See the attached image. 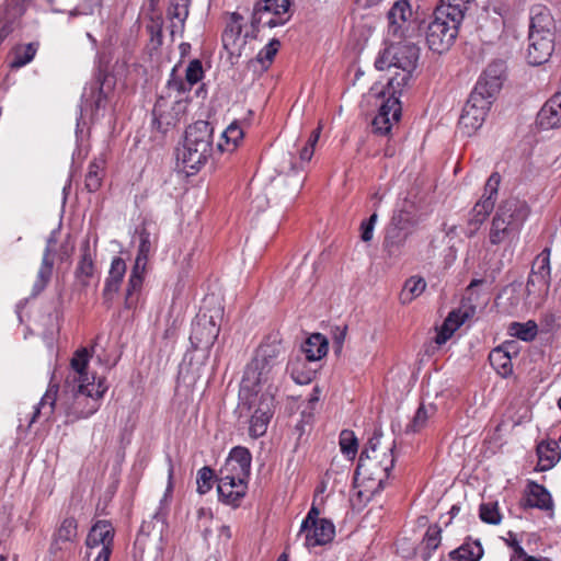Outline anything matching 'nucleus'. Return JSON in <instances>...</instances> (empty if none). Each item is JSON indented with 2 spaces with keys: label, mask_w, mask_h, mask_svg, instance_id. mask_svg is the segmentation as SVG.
<instances>
[{
  "label": "nucleus",
  "mask_w": 561,
  "mask_h": 561,
  "mask_svg": "<svg viewBox=\"0 0 561 561\" xmlns=\"http://www.w3.org/2000/svg\"><path fill=\"white\" fill-rule=\"evenodd\" d=\"M103 168L104 161L102 159H94L90 162L85 174V187L89 192H96L101 187Z\"/></svg>",
  "instance_id": "nucleus-43"
},
{
  "label": "nucleus",
  "mask_w": 561,
  "mask_h": 561,
  "mask_svg": "<svg viewBox=\"0 0 561 561\" xmlns=\"http://www.w3.org/2000/svg\"><path fill=\"white\" fill-rule=\"evenodd\" d=\"M490 107L489 101L470 94L460 115L459 125L467 129L468 134H471L482 126Z\"/></svg>",
  "instance_id": "nucleus-18"
},
{
  "label": "nucleus",
  "mask_w": 561,
  "mask_h": 561,
  "mask_svg": "<svg viewBox=\"0 0 561 561\" xmlns=\"http://www.w3.org/2000/svg\"><path fill=\"white\" fill-rule=\"evenodd\" d=\"M191 0H171L167 11V15L172 20L171 35L182 33L184 30L185 21L188 16Z\"/></svg>",
  "instance_id": "nucleus-29"
},
{
  "label": "nucleus",
  "mask_w": 561,
  "mask_h": 561,
  "mask_svg": "<svg viewBox=\"0 0 561 561\" xmlns=\"http://www.w3.org/2000/svg\"><path fill=\"white\" fill-rule=\"evenodd\" d=\"M290 0H259L254 4L251 26L253 34L260 26L276 27L289 20Z\"/></svg>",
  "instance_id": "nucleus-10"
},
{
  "label": "nucleus",
  "mask_w": 561,
  "mask_h": 561,
  "mask_svg": "<svg viewBox=\"0 0 561 561\" xmlns=\"http://www.w3.org/2000/svg\"><path fill=\"white\" fill-rule=\"evenodd\" d=\"M412 16V9L408 0L394 2L388 12V35L396 38H402L404 32L409 28V20Z\"/></svg>",
  "instance_id": "nucleus-22"
},
{
  "label": "nucleus",
  "mask_w": 561,
  "mask_h": 561,
  "mask_svg": "<svg viewBox=\"0 0 561 561\" xmlns=\"http://www.w3.org/2000/svg\"><path fill=\"white\" fill-rule=\"evenodd\" d=\"M145 272V266L134 264L126 289L125 305L127 308H133L138 300V293L142 287Z\"/></svg>",
  "instance_id": "nucleus-33"
},
{
  "label": "nucleus",
  "mask_w": 561,
  "mask_h": 561,
  "mask_svg": "<svg viewBox=\"0 0 561 561\" xmlns=\"http://www.w3.org/2000/svg\"><path fill=\"white\" fill-rule=\"evenodd\" d=\"M319 399H320V390H319L318 387H316L313 389V392L310 394V397L308 399V407L301 412L302 417H306L307 416V409L309 410L308 411V420L306 421L307 423L311 419L312 410L314 409V405L319 402Z\"/></svg>",
  "instance_id": "nucleus-58"
},
{
  "label": "nucleus",
  "mask_w": 561,
  "mask_h": 561,
  "mask_svg": "<svg viewBox=\"0 0 561 561\" xmlns=\"http://www.w3.org/2000/svg\"><path fill=\"white\" fill-rule=\"evenodd\" d=\"M51 242H53V239H49L48 244L45 249L41 267L37 272L36 279L33 284L32 297L38 296L45 289V287L47 286L49 279L51 277V273H53V259H51V249H50Z\"/></svg>",
  "instance_id": "nucleus-30"
},
{
  "label": "nucleus",
  "mask_w": 561,
  "mask_h": 561,
  "mask_svg": "<svg viewBox=\"0 0 561 561\" xmlns=\"http://www.w3.org/2000/svg\"><path fill=\"white\" fill-rule=\"evenodd\" d=\"M523 505L527 508H538L551 514L554 506L550 492L543 485L535 481L527 482Z\"/></svg>",
  "instance_id": "nucleus-23"
},
{
  "label": "nucleus",
  "mask_w": 561,
  "mask_h": 561,
  "mask_svg": "<svg viewBox=\"0 0 561 561\" xmlns=\"http://www.w3.org/2000/svg\"><path fill=\"white\" fill-rule=\"evenodd\" d=\"M299 536L304 537V546L308 549L324 546L333 540L335 526L330 519L323 518L306 530L299 529Z\"/></svg>",
  "instance_id": "nucleus-21"
},
{
  "label": "nucleus",
  "mask_w": 561,
  "mask_h": 561,
  "mask_svg": "<svg viewBox=\"0 0 561 561\" xmlns=\"http://www.w3.org/2000/svg\"><path fill=\"white\" fill-rule=\"evenodd\" d=\"M504 64L495 61L490 64L483 73L480 76L471 95L492 102L495 95L500 92L503 84Z\"/></svg>",
  "instance_id": "nucleus-12"
},
{
  "label": "nucleus",
  "mask_w": 561,
  "mask_h": 561,
  "mask_svg": "<svg viewBox=\"0 0 561 561\" xmlns=\"http://www.w3.org/2000/svg\"><path fill=\"white\" fill-rule=\"evenodd\" d=\"M426 288V282L420 276H411L404 283L400 294V301L403 305L410 304L412 300L423 294Z\"/></svg>",
  "instance_id": "nucleus-40"
},
{
  "label": "nucleus",
  "mask_w": 561,
  "mask_h": 561,
  "mask_svg": "<svg viewBox=\"0 0 561 561\" xmlns=\"http://www.w3.org/2000/svg\"><path fill=\"white\" fill-rule=\"evenodd\" d=\"M280 367L253 359L247 365L239 390L240 408L251 410L259 392L265 388L272 398L277 390L275 381L278 379Z\"/></svg>",
  "instance_id": "nucleus-6"
},
{
  "label": "nucleus",
  "mask_w": 561,
  "mask_h": 561,
  "mask_svg": "<svg viewBox=\"0 0 561 561\" xmlns=\"http://www.w3.org/2000/svg\"><path fill=\"white\" fill-rule=\"evenodd\" d=\"M152 251V240L150 233L144 229L139 233V247L136 255L135 264L145 266L147 265L149 255Z\"/></svg>",
  "instance_id": "nucleus-46"
},
{
  "label": "nucleus",
  "mask_w": 561,
  "mask_h": 561,
  "mask_svg": "<svg viewBox=\"0 0 561 561\" xmlns=\"http://www.w3.org/2000/svg\"><path fill=\"white\" fill-rule=\"evenodd\" d=\"M213 152V127L206 121L190 125L175 150L176 168L186 175L196 174Z\"/></svg>",
  "instance_id": "nucleus-3"
},
{
  "label": "nucleus",
  "mask_w": 561,
  "mask_h": 561,
  "mask_svg": "<svg viewBox=\"0 0 561 561\" xmlns=\"http://www.w3.org/2000/svg\"><path fill=\"white\" fill-rule=\"evenodd\" d=\"M382 439V432L380 428H375L373 434L369 436L364 449L362 450L360 456H368L369 453H377L378 446Z\"/></svg>",
  "instance_id": "nucleus-54"
},
{
  "label": "nucleus",
  "mask_w": 561,
  "mask_h": 561,
  "mask_svg": "<svg viewBox=\"0 0 561 561\" xmlns=\"http://www.w3.org/2000/svg\"><path fill=\"white\" fill-rule=\"evenodd\" d=\"M514 346V342L505 343L495 347L489 355L491 366L502 377H508L513 371L512 357L510 348Z\"/></svg>",
  "instance_id": "nucleus-28"
},
{
  "label": "nucleus",
  "mask_w": 561,
  "mask_h": 561,
  "mask_svg": "<svg viewBox=\"0 0 561 561\" xmlns=\"http://www.w3.org/2000/svg\"><path fill=\"white\" fill-rule=\"evenodd\" d=\"M101 7V0H82L78 10L82 14H93V12Z\"/></svg>",
  "instance_id": "nucleus-59"
},
{
  "label": "nucleus",
  "mask_w": 561,
  "mask_h": 561,
  "mask_svg": "<svg viewBox=\"0 0 561 561\" xmlns=\"http://www.w3.org/2000/svg\"><path fill=\"white\" fill-rule=\"evenodd\" d=\"M175 68L172 69L171 79L168 82L170 89L178 92L190 91L194 84L199 82L204 77L202 61L193 59L188 62L185 70V80L175 77Z\"/></svg>",
  "instance_id": "nucleus-24"
},
{
  "label": "nucleus",
  "mask_w": 561,
  "mask_h": 561,
  "mask_svg": "<svg viewBox=\"0 0 561 561\" xmlns=\"http://www.w3.org/2000/svg\"><path fill=\"white\" fill-rule=\"evenodd\" d=\"M559 443H561V442L560 440L557 442V440H552V439L542 440L541 443H539L537 445V456H545L547 453L560 455Z\"/></svg>",
  "instance_id": "nucleus-55"
},
{
  "label": "nucleus",
  "mask_w": 561,
  "mask_h": 561,
  "mask_svg": "<svg viewBox=\"0 0 561 561\" xmlns=\"http://www.w3.org/2000/svg\"><path fill=\"white\" fill-rule=\"evenodd\" d=\"M96 250L92 249L90 240L85 239L80 245V256L75 270V278L81 287H88L94 277Z\"/></svg>",
  "instance_id": "nucleus-20"
},
{
  "label": "nucleus",
  "mask_w": 561,
  "mask_h": 561,
  "mask_svg": "<svg viewBox=\"0 0 561 561\" xmlns=\"http://www.w3.org/2000/svg\"><path fill=\"white\" fill-rule=\"evenodd\" d=\"M302 353L308 362L321 359L328 353V340L320 333L310 335L302 345Z\"/></svg>",
  "instance_id": "nucleus-32"
},
{
  "label": "nucleus",
  "mask_w": 561,
  "mask_h": 561,
  "mask_svg": "<svg viewBox=\"0 0 561 561\" xmlns=\"http://www.w3.org/2000/svg\"><path fill=\"white\" fill-rule=\"evenodd\" d=\"M149 525L142 524L134 545V558L136 561H144L145 558L158 561L162 556L161 533L150 534Z\"/></svg>",
  "instance_id": "nucleus-17"
},
{
  "label": "nucleus",
  "mask_w": 561,
  "mask_h": 561,
  "mask_svg": "<svg viewBox=\"0 0 561 561\" xmlns=\"http://www.w3.org/2000/svg\"><path fill=\"white\" fill-rule=\"evenodd\" d=\"M433 413H434V407L431 405V407L426 408L424 405H421L417 409L412 423L408 426V431H412V432L420 431L425 425L426 421Z\"/></svg>",
  "instance_id": "nucleus-53"
},
{
  "label": "nucleus",
  "mask_w": 561,
  "mask_h": 561,
  "mask_svg": "<svg viewBox=\"0 0 561 561\" xmlns=\"http://www.w3.org/2000/svg\"><path fill=\"white\" fill-rule=\"evenodd\" d=\"M472 3L473 0H442L435 10H444L451 21L461 24Z\"/></svg>",
  "instance_id": "nucleus-37"
},
{
  "label": "nucleus",
  "mask_w": 561,
  "mask_h": 561,
  "mask_svg": "<svg viewBox=\"0 0 561 561\" xmlns=\"http://www.w3.org/2000/svg\"><path fill=\"white\" fill-rule=\"evenodd\" d=\"M374 226L367 225L363 221L360 225V239L364 242H369L374 237Z\"/></svg>",
  "instance_id": "nucleus-61"
},
{
  "label": "nucleus",
  "mask_w": 561,
  "mask_h": 561,
  "mask_svg": "<svg viewBox=\"0 0 561 561\" xmlns=\"http://www.w3.org/2000/svg\"><path fill=\"white\" fill-rule=\"evenodd\" d=\"M319 516H320V511L316 506V503L313 502V504L310 507L307 516L305 517V519L302 520V523L300 525V529L301 530H306L307 527H309L311 525H314L316 523L320 522L322 518H320Z\"/></svg>",
  "instance_id": "nucleus-56"
},
{
  "label": "nucleus",
  "mask_w": 561,
  "mask_h": 561,
  "mask_svg": "<svg viewBox=\"0 0 561 561\" xmlns=\"http://www.w3.org/2000/svg\"><path fill=\"white\" fill-rule=\"evenodd\" d=\"M220 332V325L211 314L201 313L192 324L190 341L195 350L208 351Z\"/></svg>",
  "instance_id": "nucleus-13"
},
{
  "label": "nucleus",
  "mask_w": 561,
  "mask_h": 561,
  "mask_svg": "<svg viewBox=\"0 0 561 561\" xmlns=\"http://www.w3.org/2000/svg\"><path fill=\"white\" fill-rule=\"evenodd\" d=\"M89 358L90 354L85 347L73 354L70 360L71 373L66 378L62 392L58 396V386L50 385L35 407L30 424L41 414L48 417L55 409L64 414L66 423L87 419L100 409L107 386L104 378H90L85 371Z\"/></svg>",
  "instance_id": "nucleus-1"
},
{
  "label": "nucleus",
  "mask_w": 561,
  "mask_h": 561,
  "mask_svg": "<svg viewBox=\"0 0 561 561\" xmlns=\"http://www.w3.org/2000/svg\"><path fill=\"white\" fill-rule=\"evenodd\" d=\"M440 539V528L436 525L430 526L423 538V545L428 550L427 557L438 548Z\"/></svg>",
  "instance_id": "nucleus-52"
},
{
  "label": "nucleus",
  "mask_w": 561,
  "mask_h": 561,
  "mask_svg": "<svg viewBox=\"0 0 561 561\" xmlns=\"http://www.w3.org/2000/svg\"><path fill=\"white\" fill-rule=\"evenodd\" d=\"M291 379L298 385H307L312 381L316 370L308 367L306 359L297 357L287 365Z\"/></svg>",
  "instance_id": "nucleus-38"
},
{
  "label": "nucleus",
  "mask_w": 561,
  "mask_h": 561,
  "mask_svg": "<svg viewBox=\"0 0 561 561\" xmlns=\"http://www.w3.org/2000/svg\"><path fill=\"white\" fill-rule=\"evenodd\" d=\"M529 215L528 206L518 198L504 201L492 217L489 229L491 245L512 247L519 239L522 227Z\"/></svg>",
  "instance_id": "nucleus-4"
},
{
  "label": "nucleus",
  "mask_w": 561,
  "mask_h": 561,
  "mask_svg": "<svg viewBox=\"0 0 561 561\" xmlns=\"http://www.w3.org/2000/svg\"><path fill=\"white\" fill-rule=\"evenodd\" d=\"M551 282L550 249H543L534 260L526 290L529 295L547 294Z\"/></svg>",
  "instance_id": "nucleus-14"
},
{
  "label": "nucleus",
  "mask_w": 561,
  "mask_h": 561,
  "mask_svg": "<svg viewBox=\"0 0 561 561\" xmlns=\"http://www.w3.org/2000/svg\"><path fill=\"white\" fill-rule=\"evenodd\" d=\"M463 321L465 319L459 312H450L438 331L435 342L438 345L445 344L453 336L455 331L459 329Z\"/></svg>",
  "instance_id": "nucleus-41"
},
{
  "label": "nucleus",
  "mask_w": 561,
  "mask_h": 561,
  "mask_svg": "<svg viewBox=\"0 0 561 561\" xmlns=\"http://www.w3.org/2000/svg\"><path fill=\"white\" fill-rule=\"evenodd\" d=\"M355 471V483L363 485L364 490L356 491L360 502H368L370 496L380 491L389 476V470L393 467V458H358Z\"/></svg>",
  "instance_id": "nucleus-8"
},
{
  "label": "nucleus",
  "mask_w": 561,
  "mask_h": 561,
  "mask_svg": "<svg viewBox=\"0 0 561 561\" xmlns=\"http://www.w3.org/2000/svg\"><path fill=\"white\" fill-rule=\"evenodd\" d=\"M459 25L451 21L444 10H435L434 18L426 30L428 48L438 54L448 50L457 37Z\"/></svg>",
  "instance_id": "nucleus-9"
},
{
  "label": "nucleus",
  "mask_w": 561,
  "mask_h": 561,
  "mask_svg": "<svg viewBox=\"0 0 561 561\" xmlns=\"http://www.w3.org/2000/svg\"><path fill=\"white\" fill-rule=\"evenodd\" d=\"M537 123L542 129L561 127V92L545 103L537 115Z\"/></svg>",
  "instance_id": "nucleus-25"
},
{
  "label": "nucleus",
  "mask_w": 561,
  "mask_h": 561,
  "mask_svg": "<svg viewBox=\"0 0 561 561\" xmlns=\"http://www.w3.org/2000/svg\"><path fill=\"white\" fill-rule=\"evenodd\" d=\"M78 524L73 517L65 518L57 531L54 535V540L50 546L51 553L58 551H66L76 541Z\"/></svg>",
  "instance_id": "nucleus-26"
},
{
  "label": "nucleus",
  "mask_w": 561,
  "mask_h": 561,
  "mask_svg": "<svg viewBox=\"0 0 561 561\" xmlns=\"http://www.w3.org/2000/svg\"><path fill=\"white\" fill-rule=\"evenodd\" d=\"M480 518L488 524L499 525L502 520V515L499 512L496 502L482 503L480 505Z\"/></svg>",
  "instance_id": "nucleus-49"
},
{
  "label": "nucleus",
  "mask_w": 561,
  "mask_h": 561,
  "mask_svg": "<svg viewBox=\"0 0 561 561\" xmlns=\"http://www.w3.org/2000/svg\"><path fill=\"white\" fill-rule=\"evenodd\" d=\"M340 449L345 455L356 456L358 451V439L351 430H343L339 437Z\"/></svg>",
  "instance_id": "nucleus-47"
},
{
  "label": "nucleus",
  "mask_w": 561,
  "mask_h": 561,
  "mask_svg": "<svg viewBox=\"0 0 561 561\" xmlns=\"http://www.w3.org/2000/svg\"><path fill=\"white\" fill-rule=\"evenodd\" d=\"M320 134H321V125H319L318 128H316L311 133L306 146H309V148H312L314 150V146L319 140Z\"/></svg>",
  "instance_id": "nucleus-63"
},
{
  "label": "nucleus",
  "mask_w": 561,
  "mask_h": 561,
  "mask_svg": "<svg viewBox=\"0 0 561 561\" xmlns=\"http://www.w3.org/2000/svg\"><path fill=\"white\" fill-rule=\"evenodd\" d=\"M222 137L226 139V144L228 146L231 144L232 148L225 149L222 144L219 142L218 149L221 151L233 150L237 147L238 141L243 137V131L237 124H231L222 131Z\"/></svg>",
  "instance_id": "nucleus-50"
},
{
  "label": "nucleus",
  "mask_w": 561,
  "mask_h": 561,
  "mask_svg": "<svg viewBox=\"0 0 561 561\" xmlns=\"http://www.w3.org/2000/svg\"><path fill=\"white\" fill-rule=\"evenodd\" d=\"M398 39L391 42L375 60V67L378 70L394 69L388 81V90L393 94H401L409 85L420 57V48L415 42L407 38Z\"/></svg>",
  "instance_id": "nucleus-2"
},
{
  "label": "nucleus",
  "mask_w": 561,
  "mask_h": 561,
  "mask_svg": "<svg viewBox=\"0 0 561 561\" xmlns=\"http://www.w3.org/2000/svg\"><path fill=\"white\" fill-rule=\"evenodd\" d=\"M508 333L510 335L515 336L522 341L529 342L536 337L538 333V327L536 322L531 320L525 323L512 322L508 327Z\"/></svg>",
  "instance_id": "nucleus-44"
},
{
  "label": "nucleus",
  "mask_w": 561,
  "mask_h": 561,
  "mask_svg": "<svg viewBox=\"0 0 561 561\" xmlns=\"http://www.w3.org/2000/svg\"><path fill=\"white\" fill-rule=\"evenodd\" d=\"M528 42V64L539 66L550 59L554 50V20L542 5H536L530 11Z\"/></svg>",
  "instance_id": "nucleus-5"
},
{
  "label": "nucleus",
  "mask_w": 561,
  "mask_h": 561,
  "mask_svg": "<svg viewBox=\"0 0 561 561\" xmlns=\"http://www.w3.org/2000/svg\"><path fill=\"white\" fill-rule=\"evenodd\" d=\"M38 49V43H28L25 45H19L13 50V57L10 61L11 68L18 69L30 64Z\"/></svg>",
  "instance_id": "nucleus-42"
},
{
  "label": "nucleus",
  "mask_w": 561,
  "mask_h": 561,
  "mask_svg": "<svg viewBox=\"0 0 561 561\" xmlns=\"http://www.w3.org/2000/svg\"><path fill=\"white\" fill-rule=\"evenodd\" d=\"M125 273V261L119 256H115L112 260L108 276L103 289V297L106 302H111L114 296L118 293Z\"/></svg>",
  "instance_id": "nucleus-27"
},
{
  "label": "nucleus",
  "mask_w": 561,
  "mask_h": 561,
  "mask_svg": "<svg viewBox=\"0 0 561 561\" xmlns=\"http://www.w3.org/2000/svg\"><path fill=\"white\" fill-rule=\"evenodd\" d=\"M114 528L107 520L96 522L87 537L88 561H108L112 553Z\"/></svg>",
  "instance_id": "nucleus-11"
},
{
  "label": "nucleus",
  "mask_w": 561,
  "mask_h": 561,
  "mask_svg": "<svg viewBox=\"0 0 561 561\" xmlns=\"http://www.w3.org/2000/svg\"><path fill=\"white\" fill-rule=\"evenodd\" d=\"M449 556L457 561H479L483 556V548L478 540H467Z\"/></svg>",
  "instance_id": "nucleus-39"
},
{
  "label": "nucleus",
  "mask_w": 561,
  "mask_h": 561,
  "mask_svg": "<svg viewBox=\"0 0 561 561\" xmlns=\"http://www.w3.org/2000/svg\"><path fill=\"white\" fill-rule=\"evenodd\" d=\"M242 20L240 14H231L230 22L222 33V44L226 49L231 51L237 50L238 42L241 41Z\"/></svg>",
  "instance_id": "nucleus-35"
},
{
  "label": "nucleus",
  "mask_w": 561,
  "mask_h": 561,
  "mask_svg": "<svg viewBox=\"0 0 561 561\" xmlns=\"http://www.w3.org/2000/svg\"><path fill=\"white\" fill-rule=\"evenodd\" d=\"M391 94L379 107L378 114L371 123L373 131L378 135L386 136L390 133L393 124H397L401 118V103L399 96L401 94Z\"/></svg>",
  "instance_id": "nucleus-16"
},
{
  "label": "nucleus",
  "mask_w": 561,
  "mask_h": 561,
  "mask_svg": "<svg viewBox=\"0 0 561 561\" xmlns=\"http://www.w3.org/2000/svg\"><path fill=\"white\" fill-rule=\"evenodd\" d=\"M313 152L314 150L312 148H309V146H305L301 150H300V160L302 162H309L313 156Z\"/></svg>",
  "instance_id": "nucleus-64"
},
{
  "label": "nucleus",
  "mask_w": 561,
  "mask_h": 561,
  "mask_svg": "<svg viewBox=\"0 0 561 561\" xmlns=\"http://www.w3.org/2000/svg\"><path fill=\"white\" fill-rule=\"evenodd\" d=\"M272 413L267 404L261 405L255 409L250 420L249 434L253 438L261 437L266 433Z\"/></svg>",
  "instance_id": "nucleus-36"
},
{
  "label": "nucleus",
  "mask_w": 561,
  "mask_h": 561,
  "mask_svg": "<svg viewBox=\"0 0 561 561\" xmlns=\"http://www.w3.org/2000/svg\"><path fill=\"white\" fill-rule=\"evenodd\" d=\"M345 336H346V328H343V329L337 328L336 331L334 332L333 348L336 354H340L342 352Z\"/></svg>",
  "instance_id": "nucleus-60"
},
{
  "label": "nucleus",
  "mask_w": 561,
  "mask_h": 561,
  "mask_svg": "<svg viewBox=\"0 0 561 561\" xmlns=\"http://www.w3.org/2000/svg\"><path fill=\"white\" fill-rule=\"evenodd\" d=\"M214 472L208 467H203L198 470L196 477L197 492L206 494L213 488Z\"/></svg>",
  "instance_id": "nucleus-51"
},
{
  "label": "nucleus",
  "mask_w": 561,
  "mask_h": 561,
  "mask_svg": "<svg viewBox=\"0 0 561 561\" xmlns=\"http://www.w3.org/2000/svg\"><path fill=\"white\" fill-rule=\"evenodd\" d=\"M501 182V176L499 173H492L488 179V182L484 187L483 198L479 201L473 209L472 217L469 221L470 226H473V229L470 230L467 236L469 238L473 237L476 231L479 229L480 225L485 220V218L490 215V213L494 208L495 196L497 195V188Z\"/></svg>",
  "instance_id": "nucleus-15"
},
{
  "label": "nucleus",
  "mask_w": 561,
  "mask_h": 561,
  "mask_svg": "<svg viewBox=\"0 0 561 561\" xmlns=\"http://www.w3.org/2000/svg\"><path fill=\"white\" fill-rule=\"evenodd\" d=\"M185 110L186 103L183 101H175L170 107L165 98H159L152 110L153 122L159 129L167 130L181 119Z\"/></svg>",
  "instance_id": "nucleus-19"
},
{
  "label": "nucleus",
  "mask_w": 561,
  "mask_h": 561,
  "mask_svg": "<svg viewBox=\"0 0 561 561\" xmlns=\"http://www.w3.org/2000/svg\"><path fill=\"white\" fill-rule=\"evenodd\" d=\"M279 41L273 38L257 53L255 59L252 60L251 64H259L262 70H266L273 62L275 55L279 49Z\"/></svg>",
  "instance_id": "nucleus-45"
},
{
  "label": "nucleus",
  "mask_w": 561,
  "mask_h": 561,
  "mask_svg": "<svg viewBox=\"0 0 561 561\" xmlns=\"http://www.w3.org/2000/svg\"><path fill=\"white\" fill-rule=\"evenodd\" d=\"M252 458H226L217 491L222 502L238 505L248 490Z\"/></svg>",
  "instance_id": "nucleus-7"
},
{
  "label": "nucleus",
  "mask_w": 561,
  "mask_h": 561,
  "mask_svg": "<svg viewBox=\"0 0 561 561\" xmlns=\"http://www.w3.org/2000/svg\"><path fill=\"white\" fill-rule=\"evenodd\" d=\"M538 459H539V463H538L537 470H539V471H545L549 468H552L558 462V460H560V458H550V457L538 458Z\"/></svg>",
  "instance_id": "nucleus-62"
},
{
  "label": "nucleus",
  "mask_w": 561,
  "mask_h": 561,
  "mask_svg": "<svg viewBox=\"0 0 561 561\" xmlns=\"http://www.w3.org/2000/svg\"><path fill=\"white\" fill-rule=\"evenodd\" d=\"M416 224L417 221L415 217L407 210H400L394 214L390 222V225L394 226L396 228H402V230L404 229V231H407L409 234H412Z\"/></svg>",
  "instance_id": "nucleus-48"
},
{
  "label": "nucleus",
  "mask_w": 561,
  "mask_h": 561,
  "mask_svg": "<svg viewBox=\"0 0 561 561\" xmlns=\"http://www.w3.org/2000/svg\"><path fill=\"white\" fill-rule=\"evenodd\" d=\"M410 236L404 229L402 230V228L389 225L383 240V249L387 254L389 256H397Z\"/></svg>",
  "instance_id": "nucleus-31"
},
{
  "label": "nucleus",
  "mask_w": 561,
  "mask_h": 561,
  "mask_svg": "<svg viewBox=\"0 0 561 561\" xmlns=\"http://www.w3.org/2000/svg\"><path fill=\"white\" fill-rule=\"evenodd\" d=\"M508 546L513 549V554L510 561H522L526 559L529 554L526 553L525 549L522 547L518 540L513 539L508 542Z\"/></svg>",
  "instance_id": "nucleus-57"
},
{
  "label": "nucleus",
  "mask_w": 561,
  "mask_h": 561,
  "mask_svg": "<svg viewBox=\"0 0 561 561\" xmlns=\"http://www.w3.org/2000/svg\"><path fill=\"white\" fill-rule=\"evenodd\" d=\"M284 353V348L280 342L273 340L262 343L257 351L256 355L253 359L259 362H263L265 364H272L276 367H280V356Z\"/></svg>",
  "instance_id": "nucleus-34"
}]
</instances>
